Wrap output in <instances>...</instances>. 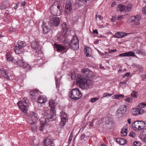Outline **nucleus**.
Wrapping results in <instances>:
<instances>
[{"label":"nucleus","instance_id":"1","mask_svg":"<svg viewBox=\"0 0 146 146\" xmlns=\"http://www.w3.org/2000/svg\"><path fill=\"white\" fill-rule=\"evenodd\" d=\"M49 105L50 107V111L49 110H45L44 111L43 114L46 116L48 119L52 121L54 120L56 118L54 101L52 99L50 100L49 101Z\"/></svg>","mask_w":146,"mask_h":146},{"label":"nucleus","instance_id":"2","mask_svg":"<svg viewBox=\"0 0 146 146\" xmlns=\"http://www.w3.org/2000/svg\"><path fill=\"white\" fill-rule=\"evenodd\" d=\"M77 77L78 78L76 81L77 83L83 89L86 90L88 88L93 84V82L92 80L82 77L80 74H78Z\"/></svg>","mask_w":146,"mask_h":146},{"label":"nucleus","instance_id":"3","mask_svg":"<svg viewBox=\"0 0 146 146\" xmlns=\"http://www.w3.org/2000/svg\"><path fill=\"white\" fill-rule=\"evenodd\" d=\"M64 44L67 49L69 48H71L74 50H76L79 47V41L76 35L74 36L70 40L68 38H65Z\"/></svg>","mask_w":146,"mask_h":146},{"label":"nucleus","instance_id":"4","mask_svg":"<svg viewBox=\"0 0 146 146\" xmlns=\"http://www.w3.org/2000/svg\"><path fill=\"white\" fill-rule=\"evenodd\" d=\"M82 94L78 88H74L70 91L69 97L75 100L80 99L82 96Z\"/></svg>","mask_w":146,"mask_h":146},{"label":"nucleus","instance_id":"5","mask_svg":"<svg viewBox=\"0 0 146 146\" xmlns=\"http://www.w3.org/2000/svg\"><path fill=\"white\" fill-rule=\"evenodd\" d=\"M145 124L144 122L143 121H136L132 123L133 128L136 131H139L144 128Z\"/></svg>","mask_w":146,"mask_h":146},{"label":"nucleus","instance_id":"6","mask_svg":"<svg viewBox=\"0 0 146 146\" xmlns=\"http://www.w3.org/2000/svg\"><path fill=\"white\" fill-rule=\"evenodd\" d=\"M61 27L62 29V31L60 33L61 34V36L58 37V39L60 40V41H62L63 40L62 37L65 38L66 36H67V25L65 23H63L61 25Z\"/></svg>","mask_w":146,"mask_h":146},{"label":"nucleus","instance_id":"7","mask_svg":"<svg viewBox=\"0 0 146 146\" xmlns=\"http://www.w3.org/2000/svg\"><path fill=\"white\" fill-rule=\"evenodd\" d=\"M141 19V16L137 15L131 16L129 19V21L130 23L133 22L134 25H140Z\"/></svg>","mask_w":146,"mask_h":146},{"label":"nucleus","instance_id":"8","mask_svg":"<svg viewBox=\"0 0 146 146\" xmlns=\"http://www.w3.org/2000/svg\"><path fill=\"white\" fill-rule=\"evenodd\" d=\"M60 117L61 121L59 124L62 127H63L65 123L67 121V116L64 112L62 111L60 113Z\"/></svg>","mask_w":146,"mask_h":146},{"label":"nucleus","instance_id":"9","mask_svg":"<svg viewBox=\"0 0 146 146\" xmlns=\"http://www.w3.org/2000/svg\"><path fill=\"white\" fill-rule=\"evenodd\" d=\"M17 104L20 110L25 114V115H27L28 108L24 105L23 102L22 101H20L17 103Z\"/></svg>","mask_w":146,"mask_h":146},{"label":"nucleus","instance_id":"10","mask_svg":"<svg viewBox=\"0 0 146 146\" xmlns=\"http://www.w3.org/2000/svg\"><path fill=\"white\" fill-rule=\"evenodd\" d=\"M72 3L71 1H68L66 2L65 9V12L66 14H69L72 10Z\"/></svg>","mask_w":146,"mask_h":146},{"label":"nucleus","instance_id":"11","mask_svg":"<svg viewBox=\"0 0 146 146\" xmlns=\"http://www.w3.org/2000/svg\"><path fill=\"white\" fill-rule=\"evenodd\" d=\"M105 126L108 129H110L113 127V120L111 118L106 117V118Z\"/></svg>","mask_w":146,"mask_h":146},{"label":"nucleus","instance_id":"12","mask_svg":"<svg viewBox=\"0 0 146 146\" xmlns=\"http://www.w3.org/2000/svg\"><path fill=\"white\" fill-rule=\"evenodd\" d=\"M14 61V63L15 64H17L20 66L23 65L24 62L23 57L19 56L15 57Z\"/></svg>","mask_w":146,"mask_h":146},{"label":"nucleus","instance_id":"13","mask_svg":"<svg viewBox=\"0 0 146 146\" xmlns=\"http://www.w3.org/2000/svg\"><path fill=\"white\" fill-rule=\"evenodd\" d=\"M131 112L133 115H137L142 114L143 113V111L140 108H133L131 110Z\"/></svg>","mask_w":146,"mask_h":146},{"label":"nucleus","instance_id":"14","mask_svg":"<svg viewBox=\"0 0 146 146\" xmlns=\"http://www.w3.org/2000/svg\"><path fill=\"white\" fill-rule=\"evenodd\" d=\"M43 146H54V144L51 139L46 138L44 141Z\"/></svg>","mask_w":146,"mask_h":146},{"label":"nucleus","instance_id":"15","mask_svg":"<svg viewBox=\"0 0 146 146\" xmlns=\"http://www.w3.org/2000/svg\"><path fill=\"white\" fill-rule=\"evenodd\" d=\"M39 92L38 90H35L31 92L30 97L33 100H35L38 95Z\"/></svg>","mask_w":146,"mask_h":146},{"label":"nucleus","instance_id":"16","mask_svg":"<svg viewBox=\"0 0 146 146\" xmlns=\"http://www.w3.org/2000/svg\"><path fill=\"white\" fill-rule=\"evenodd\" d=\"M56 46L57 50L59 52H66L68 50L66 47L61 45L56 44Z\"/></svg>","mask_w":146,"mask_h":146},{"label":"nucleus","instance_id":"17","mask_svg":"<svg viewBox=\"0 0 146 146\" xmlns=\"http://www.w3.org/2000/svg\"><path fill=\"white\" fill-rule=\"evenodd\" d=\"M38 118V115L36 113L34 112L33 113L31 114V117L29 119L28 121V122L29 123V121L31 120V122L33 123L36 122Z\"/></svg>","mask_w":146,"mask_h":146},{"label":"nucleus","instance_id":"18","mask_svg":"<svg viewBox=\"0 0 146 146\" xmlns=\"http://www.w3.org/2000/svg\"><path fill=\"white\" fill-rule=\"evenodd\" d=\"M60 19L58 17H54L51 18V23L55 26H58L60 23Z\"/></svg>","mask_w":146,"mask_h":146},{"label":"nucleus","instance_id":"19","mask_svg":"<svg viewBox=\"0 0 146 146\" xmlns=\"http://www.w3.org/2000/svg\"><path fill=\"white\" fill-rule=\"evenodd\" d=\"M84 51L87 57H91L92 54V50L91 48L88 46H85Z\"/></svg>","mask_w":146,"mask_h":146},{"label":"nucleus","instance_id":"20","mask_svg":"<svg viewBox=\"0 0 146 146\" xmlns=\"http://www.w3.org/2000/svg\"><path fill=\"white\" fill-rule=\"evenodd\" d=\"M127 33H125L120 32L115 33L114 35H113V37H115L118 38H122L125 36Z\"/></svg>","mask_w":146,"mask_h":146},{"label":"nucleus","instance_id":"21","mask_svg":"<svg viewBox=\"0 0 146 146\" xmlns=\"http://www.w3.org/2000/svg\"><path fill=\"white\" fill-rule=\"evenodd\" d=\"M47 101V98L45 96H39L38 98L37 102L40 104L45 103Z\"/></svg>","mask_w":146,"mask_h":146},{"label":"nucleus","instance_id":"22","mask_svg":"<svg viewBox=\"0 0 146 146\" xmlns=\"http://www.w3.org/2000/svg\"><path fill=\"white\" fill-rule=\"evenodd\" d=\"M0 74H1V76L4 77L5 78L9 80V77L8 75L6 70L4 69L1 70H0Z\"/></svg>","mask_w":146,"mask_h":146},{"label":"nucleus","instance_id":"23","mask_svg":"<svg viewBox=\"0 0 146 146\" xmlns=\"http://www.w3.org/2000/svg\"><path fill=\"white\" fill-rule=\"evenodd\" d=\"M31 45L32 48L34 49V50H39V45L38 42H33L31 43Z\"/></svg>","mask_w":146,"mask_h":146},{"label":"nucleus","instance_id":"24","mask_svg":"<svg viewBox=\"0 0 146 146\" xmlns=\"http://www.w3.org/2000/svg\"><path fill=\"white\" fill-rule=\"evenodd\" d=\"M42 28L43 33L46 34L50 30L51 27L49 25H42Z\"/></svg>","mask_w":146,"mask_h":146},{"label":"nucleus","instance_id":"25","mask_svg":"<svg viewBox=\"0 0 146 146\" xmlns=\"http://www.w3.org/2000/svg\"><path fill=\"white\" fill-rule=\"evenodd\" d=\"M128 127L127 125H125L122 129L121 131V135L123 136H125L127 134Z\"/></svg>","mask_w":146,"mask_h":146},{"label":"nucleus","instance_id":"26","mask_svg":"<svg viewBox=\"0 0 146 146\" xmlns=\"http://www.w3.org/2000/svg\"><path fill=\"white\" fill-rule=\"evenodd\" d=\"M29 123L30 124L31 127V130L34 132L36 131L37 130L36 122H31V120L29 121Z\"/></svg>","mask_w":146,"mask_h":146},{"label":"nucleus","instance_id":"27","mask_svg":"<svg viewBox=\"0 0 146 146\" xmlns=\"http://www.w3.org/2000/svg\"><path fill=\"white\" fill-rule=\"evenodd\" d=\"M116 142L120 145H124L126 144L127 141L125 139L122 138H117L116 139Z\"/></svg>","mask_w":146,"mask_h":146},{"label":"nucleus","instance_id":"28","mask_svg":"<svg viewBox=\"0 0 146 146\" xmlns=\"http://www.w3.org/2000/svg\"><path fill=\"white\" fill-rule=\"evenodd\" d=\"M14 50L17 54H19L21 53L24 50V49H22L18 47L17 46H15L14 48Z\"/></svg>","mask_w":146,"mask_h":146},{"label":"nucleus","instance_id":"29","mask_svg":"<svg viewBox=\"0 0 146 146\" xmlns=\"http://www.w3.org/2000/svg\"><path fill=\"white\" fill-rule=\"evenodd\" d=\"M26 46V42L24 41H18V42L17 46L21 48L22 49H23V48L25 47Z\"/></svg>","mask_w":146,"mask_h":146},{"label":"nucleus","instance_id":"30","mask_svg":"<svg viewBox=\"0 0 146 146\" xmlns=\"http://www.w3.org/2000/svg\"><path fill=\"white\" fill-rule=\"evenodd\" d=\"M115 114L117 117L119 119H121L124 114V113H122V112L118 109L117 110Z\"/></svg>","mask_w":146,"mask_h":146},{"label":"nucleus","instance_id":"31","mask_svg":"<svg viewBox=\"0 0 146 146\" xmlns=\"http://www.w3.org/2000/svg\"><path fill=\"white\" fill-rule=\"evenodd\" d=\"M125 6L124 5L119 4L118 5L117 8V10L118 11L125 12Z\"/></svg>","mask_w":146,"mask_h":146},{"label":"nucleus","instance_id":"32","mask_svg":"<svg viewBox=\"0 0 146 146\" xmlns=\"http://www.w3.org/2000/svg\"><path fill=\"white\" fill-rule=\"evenodd\" d=\"M127 106L126 105H122L118 109L123 113L124 114L127 111Z\"/></svg>","mask_w":146,"mask_h":146},{"label":"nucleus","instance_id":"33","mask_svg":"<svg viewBox=\"0 0 146 146\" xmlns=\"http://www.w3.org/2000/svg\"><path fill=\"white\" fill-rule=\"evenodd\" d=\"M40 121L42 126H44L46 124V120L45 117H41L40 119Z\"/></svg>","mask_w":146,"mask_h":146},{"label":"nucleus","instance_id":"34","mask_svg":"<svg viewBox=\"0 0 146 146\" xmlns=\"http://www.w3.org/2000/svg\"><path fill=\"white\" fill-rule=\"evenodd\" d=\"M6 56V58L7 61H11L14 62L15 58H13L11 55L9 54H7Z\"/></svg>","mask_w":146,"mask_h":146},{"label":"nucleus","instance_id":"35","mask_svg":"<svg viewBox=\"0 0 146 146\" xmlns=\"http://www.w3.org/2000/svg\"><path fill=\"white\" fill-rule=\"evenodd\" d=\"M53 5H56L57 8L60 9V6L61 5L60 3L59 2V0H56L53 3Z\"/></svg>","mask_w":146,"mask_h":146},{"label":"nucleus","instance_id":"36","mask_svg":"<svg viewBox=\"0 0 146 146\" xmlns=\"http://www.w3.org/2000/svg\"><path fill=\"white\" fill-rule=\"evenodd\" d=\"M127 56L134 57L136 56L135 53L133 51H130L126 52Z\"/></svg>","mask_w":146,"mask_h":146},{"label":"nucleus","instance_id":"37","mask_svg":"<svg viewBox=\"0 0 146 146\" xmlns=\"http://www.w3.org/2000/svg\"><path fill=\"white\" fill-rule=\"evenodd\" d=\"M131 9V5H128L125 7V12H129Z\"/></svg>","mask_w":146,"mask_h":146},{"label":"nucleus","instance_id":"38","mask_svg":"<svg viewBox=\"0 0 146 146\" xmlns=\"http://www.w3.org/2000/svg\"><path fill=\"white\" fill-rule=\"evenodd\" d=\"M93 72L89 70V71H88L87 73H86V75L87 77L90 78L93 76Z\"/></svg>","mask_w":146,"mask_h":146},{"label":"nucleus","instance_id":"39","mask_svg":"<svg viewBox=\"0 0 146 146\" xmlns=\"http://www.w3.org/2000/svg\"><path fill=\"white\" fill-rule=\"evenodd\" d=\"M21 66L23 67L27 70V69L28 68L30 67L29 65L27 63L25 62H24L23 63V65Z\"/></svg>","mask_w":146,"mask_h":146},{"label":"nucleus","instance_id":"40","mask_svg":"<svg viewBox=\"0 0 146 146\" xmlns=\"http://www.w3.org/2000/svg\"><path fill=\"white\" fill-rule=\"evenodd\" d=\"M138 94L136 92L133 91L131 94V96L134 98H136L137 97Z\"/></svg>","mask_w":146,"mask_h":146},{"label":"nucleus","instance_id":"41","mask_svg":"<svg viewBox=\"0 0 146 146\" xmlns=\"http://www.w3.org/2000/svg\"><path fill=\"white\" fill-rule=\"evenodd\" d=\"M88 71H89V70L86 68L83 69L81 70V72L82 73V74H86V73H87Z\"/></svg>","mask_w":146,"mask_h":146},{"label":"nucleus","instance_id":"42","mask_svg":"<svg viewBox=\"0 0 146 146\" xmlns=\"http://www.w3.org/2000/svg\"><path fill=\"white\" fill-rule=\"evenodd\" d=\"M135 53L137 54H141L142 55H143L144 54V52H142L138 49H135Z\"/></svg>","mask_w":146,"mask_h":146},{"label":"nucleus","instance_id":"43","mask_svg":"<svg viewBox=\"0 0 146 146\" xmlns=\"http://www.w3.org/2000/svg\"><path fill=\"white\" fill-rule=\"evenodd\" d=\"M112 95V94L107 93H105L103 94V96L102 98H104L107 97H111Z\"/></svg>","mask_w":146,"mask_h":146},{"label":"nucleus","instance_id":"44","mask_svg":"<svg viewBox=\"0 0 146 146\" xmlns=\"http://www.w3.org/2000/svg\"><path fill=\"white\" fill-rule=\"evenodd\" d=\"M146 106V103H141L139 104L138 106L140 109L141 108H144Z\"/></svg>","mask_w":146,"mask_h":146},{"label":"nucleus","instance_id":"45","mask_svg":"<svg viewBox=\"0 0 146 146\" xmlns=\"http://www.w3.org/2000/svg\"><path fill=\"white\" fill-rule=\"evenodd\" d=\"M133 145L134 146H140L141 144L139 141H135L133 142Z\"/></svg>","mask_w":146,"mask_h":146},{"label":"nucleus","instance_id":"46","mask_svg":"<svg viewBox=\"0 0 146 146\" xmlns=\"http://www.w3.org/2000/svg\"><path fill=\"white\" fill-rule=\"evenodd\" d=\"M117 99H119L124 98V96L123 94H117Z\"/></svg>","mask_w":146,"mask_h":146},{"label":"nucleus","instance_id":"47","mask_svg":"<svg viewBox=\"0 0 146 146\" xmlns=\"http://www.w3.org/2000/svg\"><path fill=\"white\" fill-rule=\"evenodd\" d=\"M55 80H56V87L58 88L59 87L60 85V82L58 81V79L56 78V77H55Z\"/></svg>","mask_w":146,"mask_h":146},{"label":"nucleus","instance_id":"48","mask_svg":"<svg viewBox=\"0 0 146 146\" xmlns=\"http://www.w3.org/2000/svg\"><path fill=\"white\" fill-rule=\"evenodd\" d=\"M23 101L26 104H27L29 101L28 99L26 98H25L23 100Z\"/></svg>","mask_w":146,"mask_h":146},{"label":"nucleus","instance_id":"49","mask_svg":"<svg viewBox=\"0 0 146 146\" xmlns=\"http://www.w3.org/2000/svg\"><path fill=\"white\" fill-rule=\"evenodd\" d=\"M125 101L128 103L131 102H132V99L130 98H127L125 99Z\"/></svg>","mask_w":146,"mask_h":146},{"label":"nucleus","instance_id":"50","mask_svg":"<svg viewBox=\"0 0 146 146\" xmlns=\"http://www.w3.org/2000/svg\"><path fill=\"white\" fill-rule=\"evenodd\" d=\"M98 98H92L91 100L90 101L91 102H95V101L98 100Z\"/></svg>","mask_w":146,"mask_h":146},{"label":"nucleus","instance_id":"51","mask_svg":"<svg viewBox=\"0 0 146 146\" xmlns=\"http://www.w3.org/2000/svg\"><path fill=\"white\" fill-rule=\"evenodd\" d=\"M98 53L100 54L102 56H103L104 58H106V55L103 53L102 52H101L98 51Z\"/></svg>","mask_w":146,"mask_h":146},{"label":"nucleus","instance_id":"52","mask_svg":"<svg viewBox=\"0 0 146 146\" xmlns=\"http://www.w3.org/2000/svg\"><path fill=\"white\" fill-rule=\"evenodd\" d=\"M119 56H127V53L126 52H125L122 53L120 54H119Z\"/></svg>","mask_w":146,"mask_h":146},{"label":"nucleus","instance_id":"53","mask_svg":"<svg viewBox=\"0 0 146 146\" xmlns=\"http://www.w3.org/2000/svg\"><path fill=\"white\" fill-rule=\"evenodd\" d=\"M142 133L144 135H146V128L143 129Z\"/></svg>","mask_w":146,"mask_h":146},{"label":"nucleus","instance_id":"54","mask_svg":"<svg viewBox=\"0 0 146 146\" xmlns=\"http://www.w3.org/2000/svg\"><path fill=\"white\" fill-rule=\"evenodd\" d=\"M0 8L1 9H4L5 8V5L3 4L1 5L0 6Z\"/></svg>","mask_w":146,"mask_h":146},{"label":"nucleus","instance_id":"55","mask_svg":"<svg viewBox=\"0 0 146 146\" xmlns=\"http://www.w3.org/2000/svg\"><path fill=\"white\" fill-rule=\"evenodd\" d=\"M142 12L144 14H146V7H145L142 9Z\"/></svg>","mask_w":146,"mask_h":146},{"label":"nucleus","instance_id":"56","mask_svg":"<svg viewBox=\"0 0 146 146\" xmlns=\"http://www.w3.org/2000/svg\"><path fill=\"white\" fill-rule=\"evenodd\" d=\"M85 137V135L84 134H82L81 135L80 137V139L82 140Z\"/></svg>","mask_w":146,"mask_h":146},{"label":"nucleus","instance_id":"57","mask_svg":"<svg viewBox=\"0 0 146 146\" xmlns=\"http://www.w3.org/2000/svg\"><path fill=\"white\" fill-rule=\"evenodd\" d=\"M130 72H127L123 76V77L124 78L126 76H128L130 75Z\"/></svg>","mask_w":146,"mask_h":146},{"label":"nucleus","instance_id":"58","mask_svg":"<svg viewBox=\"0 0 146 146\" xmlns=\"http://www.w3.org/2000/svg\"><path fill=\"white\" fill-rule=\"evenodd\" d=\"M116 51H117V50L116 49H115L114 50H110V49H109V50L108 51V52L109 53H111L112 52H116Z\"/></svg>","mask_w":146,"mask_h":146},{"label":"nucleus","instance_id":"59","mask_svg":"<svg viewBox=\"0 0 146 146\" xmlns=\"http://www.w3.org/2000/svg\"><path fill=\"white\" fill-rule=\"evenodd\" d=\"M127 80H123L120 82V84H125L126 83Z\"/></svg>","mask_w":146,"mask_h":146},{"label":"nucleus","instance_id":"60","mask_svg":"<svg viewBox=\"0 0 146 146\" xmlns=\"http://www.w3.org/2000/svg\"><path fill=\"white\" fill-rule=\"evenodd\" d=\"M123 18V16L122 15L118 17L117 19L118 20H120Z\"/></svg>","mask_w":146,"mask_h":146},{"label":"nucleus","instance_id":"61","mask_svg":"<svg viewBox=\"0 0 146 146\" xmlns=\"http://www.w3.org/2000/svg\"><path fill=\"white\" fill-rule=\"evenodd\" d=\"M72 138L71 136L69 137V138L68 141V143L69 144H70V142L72 139Z\"/></svg>","mask_w":146,"mask_h":146},{"label":"nucleus","instance_id":"62","mask_svg":"<svg viewBox=\"0 0 146 146\" xmlns=\"http://www.w3.org/2000/svg\"><path fill=\"white\" fill-rule=\"evenodd\" d=\"M117 94H116L115 95L112 96V98L113 99H117Z\"/></svg>","mask_w":146,"mask_h":146},{"label":"nucleus","instance_id":"63","mask_svg":"<svg viewBox=\"0 0 146 146\" xmlns=\"http://www.w3.org/2000/svg\"><path fill=\"white\" fill-rule=\"evenodd\" d=\"M93 33L94 34H97L98 33V31L96 29H95V30H93Z\"/></svg>","mask_w":146,"mask_h":146},{"label":"nucleus","instance_id":"64","mask_svg":"<svg viewBox=\"0 0 146 146\" xmlns=\"http://www.w3.org/2000/svg\"><path fill=\"white\" fill-rule=\"evenodd\" d=\"M25 4H26V2L25 1H24L21 4V5H22V6H24L25 5Z\"/></svg>","mask_w":146,"mask_h":146}]
</instances>
